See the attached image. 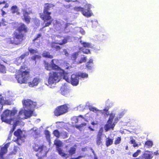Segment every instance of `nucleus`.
I'll use <instances>...</instances> for the list:
<instances>
[{
  "instance_id": "f257e3e1",
  "label": "nucleus",
  "mask_w": 159,
  "mask_h": 159,
  "mask_svg": "<svg viewBox=\"0 0 159 159\" xmlns=\"http://www.w3.org/2000/svg\"><path fill=\"white\" fill-rule=\"evenodd\" d=\"M17 30L19 33L14 32L12 35V37L8 39L9 43L16 45L20 44L25 39V35L21 32L26 33L28 31V29L24 23H20L18 26Z\"/></svg>"
},
{
  "instance_id": "f03ea898",
  "label": "nucleus",
  "mask_w": 159,
  "mask_h": 159,
  "mask_svg": "<svg viewBox=\"0 0 159 159\" xmlns=\"http://www.w3.org/2000/svg\"><path fill=\"white\" fill-rule=\"evenodd\" d=\"M54 7V5L50 3H46L44 4L43 12L39 14L40 17L43 20L44 23L46 22L43 28L49 26L51 24L53 19L51 16V12L48 11L51 8Z\"/></svg>"
},
{
  "instance_id": "7ed1b4c3",
  "label": "nucleus",
  "mask_w": 159,
  "mask_h": 159,
  "mask_svg": "<svg viewBox=\"0 0 159 159\" xmlns=\"http://www.w3.org/2000/svg\"><path fill=\"white\" fill-rule=\"evenodd\" d=\"M15 77L18 83L20 84H27L30 77L29 72L26 70H19L16 74Z\"/></svg>"
},
{
  "instance_id": "20e7f679",
  "label": "nucleus",
  "mask_w": 159,
  "mask_h": 159,
  "mask_svg": "<svg viewBox=\"0 0 159 159\" xmlns=\"http://www.w3.org/2000/svg\"><path fill=\"white\" fill-rule=\"evenodd\" d=\"M62 72H52L49 74L48 83L49 84L52 85L54 83L59 82L60 80L61 77L64 74V71L62 70Z\"/></svg>"
},
{
  "instance_id": "39448f33",
  "label": "nucleus",
  "mask_w": 159,
  "mask_h": 159,
  "mask_svg": "<svg viewBox=\"0 0 159 159\" xmlns=\"http://www.w3.org/2000/svg\"><path fill=\"white\" fill-rule=\"evenodd\" d=\"M109 117L107 122V123L105 125L104 128L106 132L108 131L110 129L113 130L116 124L118 121V118H116L115 119V121L113 122V119L115 116V114L111 113L109 114Z\"/></svg>"
},
{
  "instance_id": "423d86ee",
  "label": "nucleus",
  "mask_w": 159,
  "mask_h": 159,
  "mask_svg": "<svg viewBox=\"0 0 159 159\" xmlns=\"http://www.w3.org/2000/svg\"><path fill=\"white\" fill-rule=\"evenodd\" d=\"M68 105V104H64L57 107L53 112L54 115L58 116L67 112L69 109Z\"/></svg>"
},
{
  "instance_id": "0eeeda50",
  "label": "nucleus",
  "mask_w": 159,
  "mask_h": 159,
  "mask_svg": "<svg viewBox=\"0 0 159 159\" xmlns=\"http://www.w3.org/2000/svg\"><path fill=\"white\" fill-rule=\"evenodd\" d=\"M22 11L23 14L22 20L26 24L30 23L31 19L29 15L33 13L32 11L29 10L28 11L26 9H22Z\"/></svg>"
},
{
  "instance_id": "6e6552de",
  "label": "nucleus",
  "mask_w": 159,
  "mask_h": 159,
  "mask_svg": "<svg viewBox=\"0 0 159 159\" xmlns=\"http://www.w3.org/2000/svg\"><path fill=\"white\" fill-rule=\"evenodd\" d=\"M76 147L77 146L76 145H75L72 147H71L68 151V154L66 153L63 152L61 156L66 159H67L69 157L72 156L75 154L76 152Z\"/></svg>"
},
{
  "instance_id": "1a4fd4ad",
  "label": "nucleus",
  "mask_w": 159,
  "mask_h": 159,
  "mask_svg": "<svg viewBox=\"0 0 159 159\" xmlns=\"http://www.w3.org/2000/svg\"><path fill=\"white\" fill-rule=\"evenodd\" d=\"M57 39L56 40V43L62 45L66 44L68 42V40L70 39L69 36L63 37L62 36L58 35L57 36Z\"/></svg>"
},
{
  "instance_id": "9d476101",
  "label": "nucleus",
  "mask_w": 159,
  "mask_h": 159,
  "mask_svg": "<svg viewBox=\"0 0 159 159\" xmlns=\"http://www.w3.org/2000/svg\"><path fill=\"white\" fill-rule=\"evenodd\" d=\"M14 135L16 138V139H25L26 136L25 132H24L20 129H18L15 131Z\"/></svg>"
},
{
  "instance_id": "9b49d317",
  "label": "nucleus",
  "mask_w": 159,
  "mask_h": 159,
  "mask_svg": "<svg viewBox=\"0 0 159 159\" xmlns=\"http://www.w3.org/2000/svg\"><path fill=\"white\" fill-rule=\"evenodd\" d=\"M153 157L152 152L146 150L138 157L134 159H152Z\"/></svg>"
},
{
  "instance_id": "f8f14e48",
  "label": "nucleus",
  "mask_w": 159,
  "mask_h": 159,
  "mask_svg": "<svg viewBox=\"0 0 159 159\" xmlns=\"http://www.w3.org/2000/svg\"><path fill=\"white\" fill-rule=\"evenodd\" d=\"M22 103L24 107L27 109L31 108L35 106V102L30 99H24L22 101Z\"/></svg>"
},
{
  "instance_id": "ddd939ff",
  "label": "nucleus",
  "mask_w": 159,
  "mask_h": 159,
  "mask_svg": "<svg viewBox=\"0 0 159 159\" xmlns=\"http://www.w3.org/2000/svg\"><path fill=\"white\" fill-rule=\"evenodd\" d=\"M54 144L56 146V149L58 154L61 156L63 152L61 147L63 146V143L60 140H55Z\"/></svg>"
},
{
  "instance_id": "4468645a",
  "label": "nucleus",
  "mask_w": 159,
  "mask_h": 159,
  "mask_svg": "<svg viewBox=\"0 0 159 159\" xmlns=\"http://www.w3.org/2000/svg\"><path fill=\"white\" fill-rule=\"evenodd\" d=\"M10 110L8 109L6 110L3 111L1 116V119L2 122L9 123L11 121L7 119V118L10 116Z\"/></svg>"
},
{
  "instance_id": "2eb2a0df",
  "label": "nucleus",
  "mask_w": 159,
  "mask_h": 159,
  "mask_svg": "<svg viewBox=\"0 0 159 159\" xmlns=\"http://www.w3.org/2000/svg\"><path fill=\"white\" fill-rule=\"evenodd\" d=\"M90 9V5H86L84 8H83V10H82V13L84 16L87 17H90L92 15Z\"/></svg>"
},
{
  "instance_id": "dca6fc26",
  "label": "nucleus",
  "mask_w": 159,
  "mask_h": 159,
  "mask_svg": "<svg viewBox=\"0 0 159 159\" xmlns=\"http://www.w3.org/2000/svg\"><path fill=\"white\" fill-rule=\"evenodd\" d=\"M79 76L75 74H73L71 76L70 82L71 84L73 86H77L79 83Z\"/></svg>"
},
{
  "instance_id": "f3484780",
  "label": "nucleus",
  "mask_w": 159,
  "mask_h": 159,
  "mask_svg": "<svg viewBox=\"0 0 159 159\" xmlns=\"http://www.w3.org/2000/svg\"><path fill=\"white\" fill-rule=\"evenodd\" d=\"M8 145L7 144L5 145L2 147H0V159H4V155L7 152Z\"/></svg>"
},
{
  "instance_id": "a211bd4d",
  "label": "nucleus",
  "mask_w": 159,
  "mask_h": 159,
  "mask_svg": "<svg viewBox=\"0 0 159 159\" xmlns=\"http://www.w3.org/2000/svg\"><path fill=\"white\" fill-rule=\"evenodd\" d=\"M58 62V60L57 59H52L51 62V69L57 70H61V68L56 64H57V62Z\"/></svg>"
},
{
  "instance_id": "6ab92c4d",
  "label": "nucleus",
  "mask_w": 159,
  "mask_h": 159,
  "mask_svg": "<svg viewBox=\"0 0 159 159\" xmlns=\"http://www.w3.org/2000/svg\"><path fill=\"white\" fill-rule=\"evenodd\" d=\"M39 82V78L38 77H36L34 78L31 82L28 83V85L30 87H33L34 86H37Z\"/></svg>"
},
{
  "instance_id": "aec40b11",
  "label": "nucleus",
  "mask_w": 159,
  "mask_h": 159,
  "mask_svg": "<svg viewBox=\"0 0 159 159\" xmlns=\"http://www.w3.org/2000/svg\"><path fill=\"white\" fill-rule=\"evenodd\" d=\"M46 148V147L43 145L39 146L37 144H35L33 147V149L35 151L39 152H41L43 149Z\"/></svg>"
},
{
  "instance_id": "412c9836",
  "label": "nucleus",
  "mask_w": 159,
  "mask_h": 159,
  "mask_svg": "<svg viewBox=\"0 0 159 159\" xmlns=\"http://www.w3.org/2000/svg\"><path fill=\"white\" fill-rule=\"evenodd\" d=\"M11 12L12 14H16L18 15H20V13L19 11V10L17 7L16 6H12L11 8Z\"/></svg>"
},
{
  "instance_id": "4be33fe9",
  "label": "nucleus",
  "mask_w": 159,
  "mask_h": 159,
  "mask_svg": "<svg viewBox=\"0 0 159 159\" xmlns=\"http://www.w3.org/2000/svg\"><path fill=\"white\" fill-rule=\"evenodd\" d=\"M42 55L43 57L47 58L52 59L53 57V56L50 54L49 52L45 51L43 52Z\"/></svg>"
},
{
  "instance_id": "5701e85b",
  "label": "nucleus",
  "mask_w": 159,
  "mask_h": 159,
  "mask_svg": "<svg viewBox=\"0 0 159 159\" xmlns=\"http://www.w3.org/2000/svg\"><path fill=\"white\" fill-rule=\"evenodd\" d=\"M33 114V111L32 110H25L24 112V114L25 116V118L30 117L32 116Z\"/></svg>"
},
{
  "instance_id": "b1692460",
  "label": "nucleus",
  "mask_w": 159,
  "mask_h": 159,
  "mask_svg": "<svg viewBox=\"0 0 159 159\" xmlns=\"http://www.w3.org/2000/svg\"><path fill=\"white\" fill-rule=\"evenodd\" d=\"M97 138L98 139H102L106 138V136L102 133V131L99 130L98 132Z\"/></svg>"
},
{
  "instance_id": "393cba45",
  "label": "nucleus",
  "mask_w": 159,
  "mask_h": 159,
  "mask_svg": "<svg viewBox=\"0 0 159 159\" xmlns=\"http://www.w3.org/2000/svg\"><path fill=\"white\" fill-rule=\"evenodd\" d=\"M81 44L83 47L84 48H93V46L92 44L90 43L87 42H83Z\"/></svg>"
},
{
  "instance_id": "a878e982",
  "label": "nucleus",
  "mask_w": 159,
  "mask_h": 159,
  "mask_svg": "<svg viewBox=\"0 0 159 159\" xmlns=\"http://www.w3.org/2000/svg\"><path fill=\"white\" fill-rule=\"evenodd\" d=\"M53 134L54 136L57 138H59L60 136L61 133L57 129H56L53 131Z\"/></svg>"
},
{
  "instance_id": "bb28decb",
  "label": "nucleus",
  "mask_w": 159,
  "mask_h": 159,
  "mask_svg": "<svg viewBox=\"0 0 159 159\" xmlns=\"http://www.w3.org/2000/svg\"><path fill=\"white\" fill-rule=\"evenodd\" d=\"M78 53L77 52H75L73 53L71 56V59L74 62H75L78 56Z\"/></svg>"
},
{
  "instance_id": "cd10ccee",
  "label": "nucleus",
  "mask_w": 159,
  "mask_h": 159,
  "mask_svg": "<svg viewBox=\"0 0 159 159\" xmlns=\"http://www.w3.org/2000/svg\"><path fill=\"white\" fill-rule=\"evenodd\" d=\"M83 57H81L80 59L78 61V63L80 64L84 62H85L87 60V58L86 56L82 55Z\"/></svg>"
},
{
  "instance_id": "c85d7f7f",
  "label": "nucleus",
  "mask_w": 159,
  "mask_h": 159,
  "mask_svg": "<svg viewBox=\"0 0 159 159\" xmlns=\"http://www.w3.org/2000/svg\"><path fill=\"white\" fill-rule=\"evenodd\" d=\"M44 66L45 69L47 70H51V64H49L48 62L44 61Z\"/></svg>"
},
{
  "instance_id": "c756f323",
  "label": "nucleus",
  "mask_w": 159,
  "mask_h": 159,
  "mask_svg": "<svg viewBox=\"0 0 159 159\" xmlns=\"http://www.w3.org/2000/svg\"><path fill=\"white\" fill-rule=\"evenodd\" d=\"M28 49L29 52H30L31 54H34L38 53L37 49H34L32 48H28Z\"/></svg>"
},
{
  "instance_id": "7c9ffc66",
  "label": "nucleus",
  "mask_w": 159,
  "mask_h": 159,
  "mask_svg": "<svg viewBox=\"0 0 159 159\" xmlns=\"http://www.w3.org/2000/svg\"><path fill=\"white\" fill-rule=\"evenodd\" d=\"M22 60L21 58L19 57L16 59L14 61L15 63L17 65H19L22 63Z\"/></svg>"
},
{
  "instance_id": "2f4dec72",
  "label": "nucleus",
  "mask_w": 159,
  "mask_h": 159,
  "mask_svg": "<svg viewBox=\"0 0 159 159\" xmlns=\"http://www.w3.org/2000/svg\"><path fill=\"white\" fill-rule=\"evenodd\" d=\"M4 102V100L2 97L0 98V107H1L0 110H2L3 109V107Z\"/></svg>"
},
{
  "instance_id": "473e14b6",
  "label": "nucleus",
  "mask_w": 159,
  "mask_h": 159,
  "mask_svg": "<svg viewBox=\"0 0 159 159\" xmlns=\"http://www.w3.org/2000/svg\"><path fill=\"white\" fill-rule=\"evenodd\" d=\"M128 123L133 126H135L137 124L136 120L134 119L130 120V121L128 122Z\"/></svg>"
},
{
  "instance_id": "72a5a7b5",
  "label": "nucleus",
  "mask_w": 159,
  "mask_h": 159,
  "mask_svg": "<svg viewBox=\"0 0 159 159\" xmlns=\"http://www.w3.org/2000/svg\"><path fill=\"white\" fill-rule=\"evenodd\" d=\"M0 72L2 73H5L6 72V67L3 65H0Z\"/></svg>"
},
{
  "instance_id": "f704fd0d",
  "label": "nucleus",
  "mask_w": 159,
  "mask_h": 159,
  "mask_svg": "<svg viewBox=\"0 0 159 159\" xmlns=\"http://www.w3.org/2000/svg\"><path fill=\"white\" fill-rule=\"evenodd\" d=\"M29 54V52H26L20 55V57H19L22 60L24 58H25L26 57L28 56Z\"/></svg>"
},
{
  "instance_id": "c9c22d12",
  "label": "nucleus",
  "mask_w": 159,
  "mask_h": 159,
  "mask_svg": "<svg viewBox=\"0 0 159 159\" xmlns=\"http://www.w3.org/2000/svg\"><path fill=\"white\" fill-rule=\"evenodd\" d=\"M17 110L15 109H13L11 110H10V116L11 117L14 116L17 113Z\"/></svg>"
},
{
  "instance_id": "e433bc0d",
  "label": "nucleus",
  "mask_w": 159,
  "mask_h": 159,
  "mask_svg": "<svg viewBox=\"0 0 159 159\" xmlns=\"http://www.w3.org/2000/svg\"><path fill=\"white\" fill-rule=\"evenodd\" d=\"M145 144L148 147H151L153 145V142L151 141L148 140L145 142Z\"/></svg>"
},
{
  "instance_id": "4c0bfd02",
  "label": "nucleus",
  "mask_w": 159,
  "mask_h": 159,
  "mask_svg": "<svg viewBox=\"0 0 159 159\" xmlns=\"http://www.w3.org/2000/svg\"><path fill=\"white\" fill-rule=\"evenodd\" d=\"M60 136L63 138L65 139L68 137V134L66 132L62 131L61 133Z\"/></svg>"
},
{
  "instance_id": "58836bf2",
  "label": "nucleus",
  "mask_w": 159,
  "mask_h": 159,
  "mask_svg": "<svg viewBox=\"0 0 159 159\" xmlns=\"http://www.w3.org/2000/svg\"><path fill=\"white\" fill-rule=\"evenodd\" d=\"M141 151L140 150H137L133 154L132 156L134 157H137L141 153Z\"/></svg>"
},
{
  "instance_id": "ea45409f",
  "label": "nucleus",
  "mask_w": 159,
  "mask_h": 159,
  "mask_svg": "<svg viewBox=\"0 0 159 159\" xmlns=\"http://www.w3.org/2000/svg\"><path fill=\"white\" fill-rule=\"evenodd\" d=\"M42 36V34L41 33H39L38 34L36 37L33 40V42L34 43H35V42L37 40H39V38L41 37Z\"/></svg>"
},
{
  "instance_id": "a19ab883",
  "label": "nucleus",
  "mask_w": 159,
  "mask_h": 159,
  "mask_svg": "<svg viewBox=\"0 0 159 159\" xmlns=\"http://www.w3.org/2000/svg\"><path fill=\"white\" fill-rule=\"evenodd\" d=\"M44 134L47 139H50V132L48 130H46L45 131Z\"/></svg>"
},
{
  "instance_id": "79ce46f5",
  "label": "nucleus",
  "mask_w": 159,
  "mask_h": 159,
  "mask_svg": "<svg viewBox=\"0 0 159 159\" xmlns=\"http://www.w3.org/2000/svg\"><path fill=\"white\" fill-rule=\"evenodd\" d=\"M83 53L86 54L91 53L90 51L89 50L85 48H82L81 50Z\"/></svg>"
},
{
  "instance_id": "37998d69",
  "label": "nucleus",
  "mask_w": 159,
  "mask_h": 159,
  "mask_svg": "<svg viewBox=\"0 0 159 159\" xmlns=\"http://www.w3.org/2000/svg\"><path fill=\"white\" fill-rule=\"evenodd\" d=\"M18 148L17 146H15L13 150L11 152V154L13 155L16 154L17 152Z\"/></svg>"
},
{
  "instance_id": "c03bdc74",
  "label": "nucleus",
  "mask_w": 159,
  "mask_h": 159,
  "mask_svg": "<svg viewBox=\"0 0 159 159\" xmlns=\"http://www.w3.org/2000/svg\"><path fill=\"white\" fill-rule=\"evenodd\" d=\"M51 47L54 48L56 51H60L61 48V47L59 46H55L53 44L51 45Z\"/></svg>"
},
{
  "instance_id": "a18cd8bd",
  "label": "nucleus",
  "mask_w": 159,
  "mask_h": 159,
  "mask_svg": "<svg viewBox=\"0 0 159 159\" xmlns=\"http://www.w3.org/2000/svg\"><path fill=\"white\" fill-rule=\"evenodd\" d=\"M74 10L77 11H81L82 12V11L83 10V8L80 7H75L74 8Z\"/></svg>"
},
{
  "instance_id": "49530a36",
  "label": "nucleus",
  "mask_w": 159,
  "mask_h": 159,
  "mask_svg": "<svg viewBox=\"0 0 159 159\" xmlns=\"http://www.w3.org/2000/svg\"><path fill=\"white\" fill-rule=\"evenodd\" d=\"M89 109L90 111L95 112H97L98 111H100V110H98L97 108L94 107H90L89 108Z\"/></svg>"
},
{
  "instance_id": "de8ad7c7",
  "label": "nucleus",
  "mask_w": 159,
  "mask_h": 159,
  "mask_svg": "<svg viewBox=\"0 0 159 159\" xmlns=\"http://www.w3.org/2000/svg\"><path fill=\"white\" fill-rule=\"evenodd\" d=\"M19 122V121L18 120L16 121L15 123L13 124V127L10 130V131H11V132L12 131L13 132L14 131L15 129L16 128V127L17 126V124Z\"/></svg>"
},
{
  "instance_id": "09e8293b",
  "label": "nucleus",
  "mask_w": 159,
  "mask_h": 159,
  "mask_svg": "<svg viewBox=\"0 0 159 159\" xmlns=\"http://www.w3.org/2000/svg\"><path fill=\"white\" fill-rule=\"evenodd\" d=\"M113 143L112 140H107L106 141V145L108 147L109 146L112 144Z\"/></svg>"
},
{
  "instance_id": "8fccbe9b",
  "label": "nucleus",
  "mask_w": 159,
  "mask_h": 159,
  "mask_svg": "<svg viewBox=\"0 0 159 159\" xmlns=\"http://www.w3.org/2000/svg\"><path fill=\"white\" fill-rule=\"evenodd\" d=\"M88 74L86 73H81L79 76L82 78H87L88 77Z\"/></svg>"
},
{
  "instance_id": "3c124183",
  "label": "nucleus",
  "mask_w": 159,
  "mask_h": 159,
  "mask_svg": "<svg viewBox=\"0 0 159 159\" xmlns=\"http://www.w3.org/2000/svg\"><path fill=\"white\" fill-rule=\"evenodd\" d=\"M41 57L40 55H35L31 58V59L35 61L36 59H40Z\"/></svg>"
},
{
  "instance_id": "603ef678",
  "label": "nucleus",
  "mask_w": 159,
  "mask_h": 159,
  "mask_svg": "<svg viewBox=\"0 0 159 159\" xmlns=\"http://www.w3.org/2000/svg\"><path fill=\"white\" fill-rule=\"evenodd\" d=\"M24 111L23 110H22L19 111L18 115H17V117L18 119H20V116L23 114H24Z\"/></svg>"
},
{
  "instance_id": "864d4df0",
  "label": "nucleus",
  "mask_w": 159,
  "mask_h": 159,
  "mask_svg": "<svg viewBox=\"0 0 159 159\" xmlns=\"http://www.w3.org/2000/svg\"><path fill=\"white\" fill-rule=\"evenodd\" d=\"M131 143L133 144V146L134 147L138 146V144L136 143L135 140H131Z\"/></svg>"
},
{
  "instance_id": "5fc2aeb1",
  "label": "nucleus",
  "mask_w": 159,
  "mask_h": 159,
  "mask_svg": "<svg viewBox=\"0 0 159 159\" xmlns=\"http://www.w3.org/2000/svg\"><path fill=\"white\" fill-rule=\"evenodd\" d=\"M7 22L4 21V20H2V22H0V26H5L7 25Z\"/></svg>"
},
{
  "instance_id": "6e6d98bb",
  "label": "nucleus",
  "mask_w": 159,
  "mask_h": 159,
  "mask_svg": "<svg viewBox=\"0 0 159 159\" xmlns=\"http://www.w3.org/2000/svg\"><path fill=\"white\" fill-rule=\"evenodd\" d=\"M13 132L12 131L11 132V131H10L9 132V134L8 137L7 139H10L12 136V134H13Z\"/></svg>"
},
{
  "instance_id": "4d7b16f0",
  "label": "nucleus",
  "mask_w": 159,
  "mask_h": 159,
  "mask_svg": "<svg viewBox=\"0 0 159 159\" xmlns=\"http://www.w3.org/2000/svg\"><path fill=\"white\" fill-rule=\"evenodd\" d=\"M93 66L92 65L87 63L86 67L89 69H91Z\"/></svg>"
},
{
  "instance_id": "13d9d810",
  "label": "nucleus",
  "mask_w": 159,
  "mask_h": 159,
  "mask_svg": "<svg viewBox=\"0 0 159 159\" xmlns=\"http://www.w3.org/2000/svg\"><path fill=\"white\" fill-rule=\"evenodd\" d=\"M70 24L69 23H66L65 24V27H64V30H65L68 27V26L70 25Z\"/></svg>"
},
{
  "instance_id": "bf43d9fd",
  "label": "nucleus",
  "mask_w": 159,
  "mask_h": 159,
  "mask_svg": "<svg viewBox=\"0 0 159 159\" xmlns=\"http://www.w3.org/2000/svg\"><path fill=\"white\" fill-rule=\"evenodd\" d=\"M63 6L66 9H67L69 8L70 7H71V5L70 4H69L67 5H64Z\"/></svg>"
},
{
  "instance_id": "052dcab7",
  "label": "nucleus",
  "mask_w": 159,
  "mask_h": 159,
  "mask_svg": "<svg viewBox=\"0 0 159 159\" xmlns=\"http://www.w3.org/2000/svg\"><path fill=\"white\" fill-rule=\"evenodd\" d=\"M103 111L105 112V114L107 116L109 115V114L108 111V109H104L103 110Z\"/></svg>"
},
{
  "instance_id": "680f3d73",
  "label": "nucleus",
  "mask_w": 159,
  "mask_h": 159,
  "mask_svg": "<svg viewBox=\"0 0 159 159\" xmlns=\"http://www.w3.org/2000/svg\"><path fill=\"white\" fill-rule=\"evenodd\" d=\"M25 68L26 67L25 66H21L20 67V70H25Z\"/></svg>"
},
{
  "instance_id": "e2e57ef3",
  "label": "nucleus",
  "mask_w": 159,
  "mask_h": 159,
  "mask_svg": "<svg viewBox=\"0 0 159 159\" xmlns=\"http://www.w3.org/2000/svg\"><path fill=\"white\" fill-rule=\"evenodd\" d=\"M93 60L92 59H90L89 60V61L87 62V63L89 64H91L92 65L93 64Z\"/></svg>"
},
{
  "instance_id": "0e129e2a",
  "label": "nucleus",
  "mask_w": 159,
  "mask_h": 159,
  "mask_svg": "<svg viewBox=\"0 0 159 159\" xmlns=\"http://www.w3.org/2000/svg\"><path fill=\"white\" fill-rule=\"evenodd\" d=\"M121 140H116L115 142V144H116L120 143Z\"/></svg>"
},
{
  "instance_id": "69168bd1",
  "label": "nucleus",
  "mask_w": 159,
  "mask_h": 159,
  "mask_svg": "<svg viewBox=\"0 0 159 159\" xmlns=\"http://www.w3.org/2000/svg\"><path fill=\"white\" fill-rule=\"evenodd\" d=\"M87 148H88L87 147H86L84 148H82L81 150L83 152L86 151L87 150Z\"/></svg>"
},
{
  "instance_id": "338daca9",
  "label": "nucleus",
  "mask_w": 159,
  "mask_h": 159,
  "mask_svg": "<svg viewBox=\"0 0 159 159\" xmlns=\"http://www.w3.org/2000/svg\"><path fill=\"white\" fill-rule=\"evenodd\" d=\"M6 3V2L4 0H0V5L4 4Z\"/></svg>"
},
{
  "instance_id": "774afa93",
  "label": "nucleus",
  "mask_w": 159,
  "mask_h": 159,
  "mask_svg": "<svg viewBox=\"0 0 159 159\" xmlns=\"http://www.w3.org/2000/svg\"><path fill=\"white\" fill-rule=\"evenodd\" d=\"M82 157H83V156H79L77 157L73 158H72L71 159H79L81 158H82Z\"/></svg>"
}]
</instances>
